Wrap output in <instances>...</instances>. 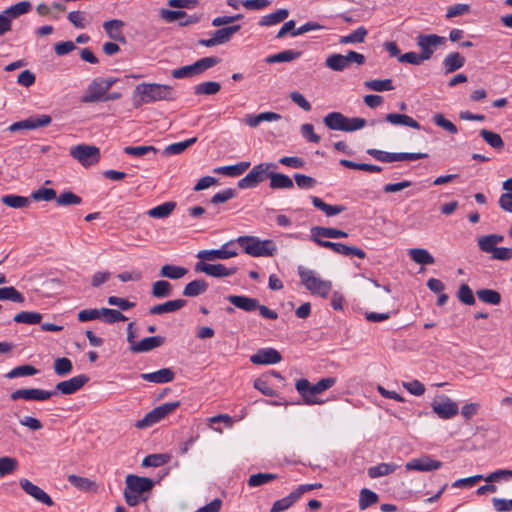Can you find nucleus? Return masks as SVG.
<instances>
[{"instance_id": "nucleus-45", "label": "nucleus", "mask_w": 512, "mask_h": 512, "mask_svg": "<svg viewBox=\"0 0 512 512\" xmlns=\"http://www.w3.org/2000/svg\"><path fill=\"white\" fill-rule=\"evenodd\" d=\"M367 154L373 157L374 159L384 162V163H392L399 161V153L398 152H387L375 148H370L367 151Z\"/></svg>"}, {"instance_id": "nucleus-24", "label": "nucleus", "mask_w": 512, "mask_h": 512, "mask_svg": "<svg viewBox=\"0 0 512 512\" xmlns=\"http://www.w3.org/2000/svg\"><path fill=\"white\" fill-rule=\"evenodd\" d=\"M282 116L276 112H262L259 114H247L245 115L243 122L251 128H255L262 122H274L278 121Z\"/></svg>"}, {"instance_id": "nucleus-9", "label": "nucleus", "mask_w": 512, "mask_h": 512, "mask_svg": "<svg viewBox=\"0 0 512 512\" xmlns=\"http://www.w3.org/2000/svg\"><path fill=\"white\" fill-rule=\"evenodd\" d=\"M273 163H260L255 165L245 177L239 180L238 187L240 189H250L256 187L259 183L269 177L271 170L276 169Z\"/></svg>"}, {"instance_id": "nucleus-46", "label": "nucleus", "mask_w": 512, "mask_h": 512, "mask_svg": "<svg viewBox=\"0 0 512 512\" xmlns=\"http://www.w3.org/2000/svg\"><path fill=\"white\" fill-rule=\"evenodd\" d=\"M241 29L240 25H232L228 27H223L216 30L213 35L218 43V45L227 43L230 41L232 36L237 33Z\"/></svg>"}, {"instance_id": "nucleus-48", "label": "nucleus", "mask_w": 512, "mask_h": 512, "mask_svg": "<svg viewBox=\"0 0 512 512\" xmlns=\"http://www.w3.org/2000/svg\"><path fill=\"white\" fill-rule=\"evenodd\" d=\"M151 294L155 298H165L172 294V285L166 280H158L153 283Z\"/></svg>"}, {"instance_id": "nucleus-53", "label": "nucleus", "mask_w": 512, "mask_h": 512, "mask_svg": "<svg viewBox=\"0 0 512 512\" xmlns=\"http://www.w3.org/2000/svg\"><path fill=\"white\" fill-rule=\"evenodd\" d=\"M479 134L492 148L502 149L504 147V142L498 133L487 129H482L480 130Z\"/></svg>"}, {"instance_id": "nucleus-1", "label": "nucleus", "mask_w": 512, "mask_h": 512, "mask_svg": "<svg viewBox=\"0 0 512 512\" xmlns=\"http://www.w3.org/2000/svg\"><path fill=\"white\" fill-rule=\"evenodd\" d=\"M176 92L172 86L158 83H141L134 89L133 105L138 108L143 104L156 101H172Z\"/></svg>"}, {"instance_id": "nucleus-38", "label": "nucleus", "mask_w": 512, "mask_h": 512, "mask_svg": "<svg viewBox=\"0 0 512 512\" xmlns=\"http://www.w3.org/2000/svg\"><path fill=\"white\" fill-rule=\"evenodd\" d=\"M301 52L292 49L284 50L276 54L269 55L265 58L268 64L290 62L300 57Z\"/></svg>"}, {"instance_id": "nucleus-63", "label": "nucleus", "mask_w": 512, "mask_h": 512, "mask_svg": "<svg viewBox=\"0 0 512 512\" xmlns=\"http://www.w3.org/2000/svg\"><path fill=\"white\" fill-rule=\"evenodd\" d=\"M18 466V461L12 457H0V477L13 473Z\"/></svg>"}, {"instance_id": "nucleus-27", "label": "nucleus", "mask_w": 512, "mask_h": 512, "mask_svg": "<svg viewBox=\"0 0 512 512\" xmlns=\"http://www.w3.org/2000/svg\"><path fill=\"white\" fill-rule=\"evenodd\" d=\"M165 341L162 336H151L142 339L136 344L131 345L130 350L134 353L149 352L155 348L160 347Z\"/></svg>"}, {"instance_id": "nucleus-50", "label": "nucleus", "mask_w": 512, "mask_h": 512, "mask_svg": "<svg viewBox=\"0 0 512 512\" xmlns=\"http://www.w3.org/2000/svg\"><path fill=\"white\" fill-rule=\"evenodd\" d=\"M221 89V85L216 81H206L197 84L194 87V93L196 95H215Z\"/></svg>"}, {"instance_id": "nucleus-44", "label": "nucleus", "mask_w": 512, "mask_h": 512, "mask_svg": "<svg viewBox=\"0 0 512 512\" xmlns=\"http://www.w3.org/2000/svg\"><path fill=\"white\" fill-rule=\"evenodd\" d=\"M379 501V496L374 491L363 488L359 494V509L366 510L368 507L376 504Z\"/></svg>"}, {"instance_id": "nucleus-56", "label": "nucleus", "mask_w": 512, "mask_h": 512, "mask_svg": "<svg viewBox=\"0 0 512 512\" xmlns=\"http://www.w3.org/2000/svg\"><path fill=\"white\" fill-rule=\"evenodd\" d=\"M277 478L273 473H257L249 477L247 484L249 487H258L269 483Z\"/></svg>"}, {"instance_id": "nucleus-23", "label": "nucleus", "mask_w": 512, "mask_h": 512, "mask_svg": "<svg viewBox=\"0 0 512 512\" xmlns=\"http://www.w3.org/2000/svg\"><path fill=\"white\" fill-rule=\"evenodd\" d=\"M321 247L331 249L335 253L343 255V256H356L360 259H364L366 257L365 251L356 246H348V245H345L342 243L325 241V242L321 243Z\"/></svg>"}, {"instance_id": "nucleus-54", "label": "nucleus", "mask_w": 512, "mask_h": 512, "mask_svg": "<svg viewBox=\"0 0 512 512\" xmlns=\"http://www.w3.org/2000/svg\"><path fill=\"white\" fill-rule=\"evenodd\" d=\"M364 86L376 92L391 91L394 89L391 79H373L364 82Z\"/></svg>"}, {"instance_id": "nucleus-49", "label": "nucleus", "mask_w": 512, "mask_h": 512, "mask_svg": "<svg viewBox=\"0 0 512 512\" xmlns=\"http://www.w3.org/2000/svg\"><path fill=\"white\" fill-rule=\"evenodd\" d=\"M196 141H197V138L196 137H192V138H189V139H187L185 141H181V142L170 144V145H168L163 150V154L164 155H178V154H181L187 148H189L194 143H196Z\"/></svg>"}, {"instance_id": "nucleus-20", "label": "nucleus", "mask_w": 512, "mask_h": 512, "mask_svg": "<svg viewBox=\"0 0 512 512\" xmlns=\"http://www.w3.org/2000/svg\"><path fill=\"white\" fill-rule=\"evenodd\" d=\"M19 484L25 493L33 497L36 501L49 507L54 505L52 498L42 488L35 485L28 479H20Z\"/></svg>"}, {"instance_id": "nucleus-13", "label": "nucleus", "mask_w": 512, "mask_h": 512, "mask_svg": "<svg viewBox=\"0 0 512 512\" xmlns=\"http://www.w3.org/2000/svg\"><path fill=\"white\" fill-rule=\"evenodd\" d=\"M416 41L423 58L429 60L438 47L446 44L447 39L436 34H419Z\"/></svg>"}, {"instance_id": "nucleus-19", "label": "nucleus", "mask_w": 512, "mask_h": 512, "mask_svg": "<svg viewBox=\"0 0 512 512\" xmlns=\"http://www.w3.org/2000/svg\"><path fill=\"white\" fill-rule=\"evenodd\" d=\"M442 467V462L439 460L432 459L428 455L414 458L405 464L406 470H414L419 472H430L437 470Z\"/></svg>"}, {"instance_id": "nucleus-6", "label": "nucleus", "mask_w": 512, "mask_h": 512, "mask_svg": "<svg viewBox=\"0 0 512 512\" xmlns=\"http://www.w3.org/2000/svg\"><path fill=\"white\" fill-rule=\"evenodd\" d=\"M117 79L113 77H98L91 81L85 94L82 96L83 103H94L103 101L109 89L116 83Z\"/></svg>"}, {"instance_id": "nucleus-16", "label": "nucleus", "mask_w": 512, "mask_h": 512, "mask_svg": "<svg viewBox=\"0 0 512 512\" xmlns=\"http://www.w3.org/2000/svg\"><path fill=\"white\" fill-rule=\"evenodd\" d=\"M235 267H226L223 264H209L206 263V261H198L195 264V271L200 273H205L206 275L216 277V278H222V277H228L232 276L236 273Z\"/></svg>"}, {"instance_id": "nucleus-12", "label": "nucleus", "mask_w": 512, "mask_h": 512, "mask_svg": "<svg viewBox=\"0 0 512 512\" xmlns=\"http://www.w3.org/2000/svg\"><path fill=\"white\" fill-rule=\"evenodd\" d=\"M70 155L85 167L98 163L100 150L98 147L79 144L70 148Z\"/></svg>"}, {"instance_id": "nucleus-51", "label": "nucleus", "mask_w": 512, "mask_h": 512, "mask_svg": "<svg viewBox=\"0 0 512 512\" xmlns=\"http://www.w3.org/2000/svg\"><path fill=\"white\" fill-rule=\"evenodd\" d=\"M368 31L365 27L360 26L356 30H354L352 33L341 36L339 39L340 44H350V43H362L365 40V37L367 36Z\"/></svg>"}, {"instance_id": "nucleus-18", "label": "nucleus", "mask_w": 512, "mask_h": 512, "mask_svg": "<svg viewBox=\"0 0 512 512\" xmlns=\"http://www.w3.org/2000/svg\"><path fill=\"white\" fill-rule=\"evenodd\" d=\"M56 395L55 391H47L38 388H29V389H18L11 393L10 398L13 401L23 399V400H35V401H45L50 397Z\"/></svg>"}, {"instance_id": "nucleus-31", "label": "nucleus", "mask_w": 512, "mask_h": 512, "mask_svg": "<svg viewBox=\"0 0 512 512\" xmlns=\"http://www.w3.org/2000/svg\"><path fill=\"white\" fill-rule=\"evenodd\" d=\"M323 122L331 130L345 131L348 118L340 112H331L324 117Z\"/></svg>"}, {"instance_id": "nucleus-15", "label": "nucleus", "mask_w": 512, "mask_h": 512, "mask_svg": "<svg viewBox=\"0 0 512 512\" xmlns=\"http://www.w3.org/2000/svg\"><path fill=\"white\" fill-rule=\"evenodd\" d=\"M52 121L49 115L42 114L37 116H31L25 120L15 122L8 127L10 132H16L19 130H34L41 127L48 126Z\"/></svg>"}, {"instance_id": "nucleus-28", "label": "nucleus", "mask_w": 512, "mask_h": 512, "mask_svg": "<svg viewBox=\"0 0 512 512\" xmlns=\"http://www.w3.org/2000/svg\"><path fill=\"white\" fill-rule=\"evenodd\" d=\"M227 300L238 309L246 312H252L259 307V301L256 298H251L244 295H229Z\"/></svg>"}, {"instance_id": "nucleus-55", "label": "nucleus", "mask_w": 512, "mask_h": 512, "mask_svg": "<svg viewBox=\"0 0 512 512\" xmlns=\"http://www.w3.org/2000/svg\"><path fill=\"white\" fill-rule=\"evenodd\" d=\"M37 373L38 370L34 366L25 364L13 368L10 372L6 374V377L9 379H13L17 377L33 376Z\"/></svg>"}, {"instance_id": "nucleus-58", "label": "nucleus", "mask_w": 512, "mask_h": 512, "mask_svg": "<svg viewBox=\"0 0 512 512\" xmlns=\"http://www.w3.org/2000/svg\"><path fill=\"white\" fill-rule=\"evenodd\" d=\"M476 294L484 303L498 305L501 302L500 293L492 289H481L478 290Z\"/></svg>"}, {"instance_id": "nucleus-59", "label": "nucleus", "mask_w": 512, "mask_h": 512, "mask_svg": "<svg viewBox=\"0 0 512 512\" xmlns=\"http://www.w3.org/2000/svg\"><path fill=\"white\" fill-rule=\"evenodd\" d=\"M102 320L108 324L126 321L127 317L116 309L102 308Z\"/></svg>"}, {"instance_id": "nucleus-52", "label": "nucleus", "mask_w": 512, "mask_h": 512, "mask_svg": "<svg viewBox=\"0 0 512 512\" xmlns=\"http://www.w3.org/2000/svg\"><path fill=\"white\" fill-rule=\"evenodd\" d=\"M16 323H24L29 325L39 324L42 320V315L34 311H22L14 316L13 319Z\"/></svg>"}, {"instance_id": "nucleus-10", "label": "nucleus", "mask_w": 512, "mask_h": 512, "mask_svg": "<svg viewBox=\"0 0 512 512\" xmlns=\"http://www.w3.org/2000/svg\"><path fill=\"white\" fill-rule=\"evenodd\" d=\"M365 62V57L363 54L349 51L347 55L342 54H331L326 59V66L336 72L344 71L349 67L351 63H356L358 65H362Z\"/></svg>"}, {"instance_id": "nucleus-62", "label": "nucleus", "mask_w": 512, "mask_h": 512, "mask_svg": "<svg viewBox=\"0 0 512 512\" xmlns=\"http://www.w3.org/2000/svg\"><path fill=\"white\" fill-rule=\"evenodd\" d=\"M435 125L438 127H441L442 129L446 130L450 134H457L458 129L454 123H452L450 120L446 119L443 114L436 113L433 115L432 118Z\"/></svg>"}, {"instance_id": "nucleus-26", "label": "nucleus", "mask_w": 512, "mask_h": 512, "mask_svg": "<svg viewBox=\"0 0 512 512\" xmlns=\"http://www.w3.org/2000/svg\"><path fill=\"white\" fill-rule=\"evenodd\" d=\"M140 377L147 382L164 384L173 381L175 373L171 368H162L155 372L142 373Z\"/></svg>"}, {"instance_id": "nucleus-57", "label": "nucleus", "mask_w": 512, "mask_h": 512, "mask_svg": "<svg viewBox=\"0 0 512 512\" xmlns=\"http://www.w3.org/2000/svg\"><path fill=\"white\" fill-rule=\"evenodd\" d=\"M73 370V365L70 359L66 357H60L55 359L54 361V371L55 373L60 376L64 377L68 374H70Z\"/></svg>"}, {"instance_id": "nucleus-33", "label": "nucleus", "mask_w": 512, "mask_h": 512, "mask_svg": "<svg viewBox=\"0 0 512 512\" xmlns=\"http://www.w3.org/2000/svg\"><path fill=\"white\" fill-rule=\"evenodd\" d=\"M465 64V58L459 52L449 53L443 60L445 73H453L462 68Z\"/></svg>"}, {"instance_id": "nucleus-25", "label": "nucleus", "mask_w": 512, "mask_h": 512, "mask_svg": "<svg viewBox=\"0 0 512 512\" xmlns=\"http://www.w3.org/2000/svg\"><path fill=\"white\" fill-rule=\"evenodd\" d=\"M125 26V23L122 20L119 19H112L105 21L103 23V28L108 35L109 38H111L114 41L118 42H125V36L123 33V28Z\"/></svg>"}, {"instance_id": "nucleus-4", "label": "nucleus", "mask_w": 512, "mask_h": 512, "mask_svg": "<svg viewBox=\"0 0 512 512\" xmlns=\"http://www.w3.org/2000/svg\"><path fill=\"white\" fill-rule=\"evenodd\" d=\"M298 275L301 284L313 295L326 298L332 290V282L323 279L316 271L298 266Z\"/></svg>"}, {"instance_id": "nucleus-11", "label": "nucleus", "mask_w": 512, "mask_h": 512, "mask_svg": "<svg viewBox=\"0 0 512 512\" xmlns=\"http://www.w3.org/2000/svg\"><path fill=\"white\" fill-rule=\"evenodd\" d=\"M30 9L31 3L29 1H21L3 10L0 13V36L11 30L14 19L29 12Z\"/></svg>"}, {"instance_id": "nucleus-21", "label": "nucleus", "mask_w": 512, "mask_h": 512, "mask_svg": "<svg viewBox=\"0 0 512 512\" xmlns=\"http://www.w3.org/2000/svg\"><path fill=\"white\" fill-rule=\"evenodd\" d=\"M88 376L81 374L74 376L68 380L61 381L56 385L54 390L56 394L59 392L63 395H70L80 390L87 382Z\"/></svg>"}, {"instance_id": "nucleus-5", "label": "nucleus", "mask_w": 512, "mask_h": 512, "mask_svg": "<svg viewBox=\"0 0 512 512\" xmlns=\"http://www.w3.org/2000/svg\"><path fill=\"white\" fill-rule=\"evenodd\" d=\"M236 242L244 252L252 257H270L277 252V246L273 240H261L255 236H240Z\"/></svg>"}, {"instance_id": "nucleus-37", "label": "nucleus", "mask_w": 512, "mask_h": 512, "mask_svg": "<svg viewBox=\"0 0 512 512\" xmlns=\"http://www.w3.org/2000/svg\"><path fill=\"white\" fill-rule=\"evenodd\" d=\"M288 16L289 11L287 9H278L275 12L262 16L258 24L260 26H274L283 22Z\"/></svg>"}, {"instance_id": "nucleus-43", "label": "nucleus", "mask_w": 512, "mask_h": 512, "mask_svg": "<svg viewBox=\"0 0 512 512\" xmlns=\"http://www.w3.org/2000/svg\"><path fill=\"white\" fill-rule=\"evenodd\" d=\"M398 468L394 463H380L368 469V476L370 478H379L393 473Z\"/></svg>"}, {"instance_id": "nucleus-36", "label": "nucleus", "mask_w": 512, "mask_h": 512, "mask_svg": "<svg viewBox=\"0 0 512 512\" xmlns=\"http://www.w3.org/2000/svg\"><path fill=\"white\" fill-rule=\"evenodd\" d=\"M270 179V188L272 189H292L294 187V183L292 179L282 173H269Z\"/></svg>"}, {"instance_id": "nucleus-22", "label": "nucleus", "mask_w": 512, "mask_h": 512, "mask_svg": "<svg viewBox=\"0 0 512 512\" xmlns=\"http://www.w3.org/2000/svg\"><path fill=\"white\" fill-rule=\"evenodd\" d=\"M281 354L274 348H261L250 356V362L256 365H270L279 363Z\"/></svg>"}, {"instance_id": "nucleus-64", "label": "nucleus", "mask_w": 512, "mask_h": 512, "mask_svg": "<svg viewBox=\"0 0 512 512\" xmlns=\"http://www.w3.org/2000/svg\"><path fill=\"white\" fill-rule=\"evenodd\" d=\"M296 502L293 495L290 493L286 497L277 500L271 507L270 512H282L289 509Z\"/></svg>"}, {"instance_id": "nucleus-40", "label": "nucleus", "mask_w": 512, "mask_h": 512, "mask_svg": "<svg viewBox=\"0 0 512 512\" xmlns=\"http://www.w3.org/2000/svg\"><path fill=\"white\" fill-rule=\"evenodd\" d=\"M410 258L417 264L431 265L435 262L434 257L424 248H413L408 251Z\"/></svg>"}, {"instance_id": "nucleus-41", "label": "nucleus", "mask_w": 512, "mask_h": 512, "mask_svg": "<svg viewBox=\"0 0 512 512\" xmlns=\"http://www.w3.org/2000/svg\"><path fill=\"white\" fill-rule=\"evenodd\" d=\"M68 482L74 487L78 488L81 491L88 492L92 490H96L97 485L94 481L90 480L86 477L77 476L75 474L68 475Z\"/></svg>"}, {"instance_id": "nucleus-60", "label": "nucleus", "mask_w": 512, "mask_h": 512, "mask_svg": "<svg viewBox=\"0 0 512 512\" xmlns=\"http://www.w3.org/2000/svg\"><path fill=\"white\" fill-rule=\"evenodd\" d=\"M170 457L166 454H150L142 460L143 467H159L166 464Z\"/></svg>"}, {"instance_id": "nucleus-7", "label": "nucleus", "mask_w": 512, "mask_h": 512, "mask_svg": "<svg viewBox=\"0 0 512 512\" xmlns=\"http://www.w3.org/2000/svg\"><path fill=\"white\" fill-rule=\"evenodd\" d=\"M219 62L220 59L218 57H204L197 60L191 65L182 66L180 68L172 70L171 75L175 79L190 78L202 74L206 70L217 65Z\"/></svg>"}, {"instance_id": "nucleus-3", "label": "nucleus", "mask_w": 512, "mask_h": 512, "mask_svg": "<svg viewBox=\"0 0 512 512\" xmlns=\"http://www.w3.org/2000/svg\"><path fill=\"white\" fill-rule=\"evenodd\" d=\"M335 377L322 378L316 384H311L307 379L297 380L295 388L306 405H315L324 403L318 398V395L330 389L336 384Z\"/></svg>"}, {"instance_id": "nucleus-32", "label": "nucleus", "mask_w": 512, "mask_h": 512, "mask_svg": "<svg viewBox=\"0 0 512 512\" xmlns=\"http://www.w3.org/2000/svg\"><path fill=\"white\" fill-rule=\"evenodd\" d=\"M385 120L392 125H403L413 129H420V124L412 117L406 114L389 113L385 116Z\"/></svg>"}, {"instance_id": "nucleus-14", "label": "nucleus", "mask_w": 512, "mask_h": 512, "mask_svg": "<svg viewBox=\"0 0 512 512\" xmlns=\"http://www.w3.org/2000/svg\"><path fill=\"white\" fill-rule=\"evenodd\" d=\"M432 409L441 419H451L459 411L457 403L446 395H441L435 399L432 403Z\"/></svg>"}, {"instance_id": "nucleus-42", "label": "nucleus", "mask_w": 512, "mask_h": 512, "mask_svg": "<svg viewBox=\"0 0 512 512\" xmlns=\"http://www.w3.org/2000/svg\"><path fill=\"white\" fill-rule=\"evenodd\" d=\"M1 202L14 209H22L30 204L29 198L16 194H7L1 197Z\"/></svg>"}, {"instance_id": "nucleus-47", "label": "nucleus", "mask_w": 512, "mask_h": 512, "mask_svg": "<svg viewBox=\"0 0 512 512\" xmlns=\"http://www.w3.org/2000/svg\"><path fill=\"white\" fill-rule=\"evenodd\" d=\"M0 300L1 301H12L14 303L22 304L25 301V298L22 293H20L15 287L13 286H6L0 288Z\"/></svg>"}, {"instance_id": "nucleus-29", "label": "nucleus", "mask_w": 512, "mask_h": 512, "mask_svg": "<svg viewBox=\"0 0 512 512\" xmlns=\"http://www.w3.org/2000/svg\"><path fill=\"white\" fill-rule=\"evenodd\" d=\"M186 300L175 299L169 300L165 303L154 305L150 308L149 313L152 315H162L165 313H172L182 309L186 305Z\"/></svg>"}, {"instance_id": "nucleus-2", "label": "nucleus", "mask_w": 512, "mask_h": 512, "mask_svg": "<svg viewBox=\"0 0 512 512\" xmlns=\"http://www.w3.org/2000/svg\"><path fill=\"white\" fill-rule=\"evenodd\" d=\"M125 483V501L132 507L146 501L147 497L144 496V494L149 492L154 486V482L151 478L141 477L134 474L127 475Z\"/></svg>"}, {"instance_id": "nucleus-61", "label": "nucleus", "mask_w": 512, "mask_h": 512, "mask_svg": "<svg viewBox=\"0 0 512 512\" xmlns=\"http://www.w3.org/2000/svg\"><path fill=\"white\" fill-rule=\"evenodd\" d=\"M56 203L59 206L79 205L82 199L71 191H65L56 197Z\"/></svg>"}, {"instance_id": "nucleus-39", "label": "nucleus", "mask_w": 512, "mask_h": 512, "mask_svg": "<svg viewBox=\"0 0 512 512\" xmlns=\"http://www.w3.org/2000/svg\"><path fill=\"white\" fill-rule=\"evenodd\" d=\"M188 270L182 266L166 264L161 267L159 275L171 280H178L187 274Z\"/></svg>"}, {"instance_id": "nucleus-34", "label": "nucleus", "mask_w": 512, "mask_h": 512, "mask_svg": "<svg viewBox=\"0 0 512 512\" xmlns=\"http://www.w3.org/2000/svg\"><path fill=\"white\" fill-rule=\"evenodd\" d=\"M207 289L208 283L204 279H196L186 284L182 294L186 297H197L205 293Z\"/></svg>"}, {"instance_id": "nucleus-35", "label": "nucleus", "mask_w": 512, "mask_h": 512, "mask_svg": "<svg viewBox=\"0 0 512 512\" xmlns=\"http://www.w3.org/2000/svg\"><path fill=\"white\" fill-rule=\"evenodd\" d=\"M175 208L176 203L174 201H168L149 209L147 215L155 219H164L167 218Z\"/></svg>"}, {"instance_id": "nucleus-30", "label": "nucleus", "mask_w": 512, "mask_h": 512, "mask_svg": "<svg viewBox=\"0 0 512 512\" xmlns=\"http://www.w3.org/2000/svg\"><path fill=\"white\" fill-rule=\"evenodd\" d=\"M250 165V162L242 161L234 165L216 167L213 172L228 177H237L242 175Z\"/></svg>"}, {"instance_id": "nucleus-8", "label": "nucleus", "mask_w": 512, "mask_h": 512, "mask_svg": "<svg viewBox=\"0 0 512 512\" xmlns=\"http://www.w3.org/2000/svg\"><path fill=\"white\" fill-rule=\"evenodd\" d=\"M180 405L179 401L167 402L161 404L150 412H148L143 419L136 422L135 427L144 429L153 426L154 424L163 420L166 416L174 412Z\"/></svg>"}, {"instance_id": "nucleus-17", "label": "nucleus", "mask_w": 512, "mask_h": 512, "mask_svg": "<svg viewBox=\"0 0 512 512\" xmlns=\"http://www.w3.org/2000/svg\"><path fill=\"white\" fill-rule=\"evenodd\" d=\"M232 241L225 243L219 249L212 250H201L197 253L196 257L201 261H214V260H225L236 256L238 253L230 249Z\"/></svg>"}]
</instances>
